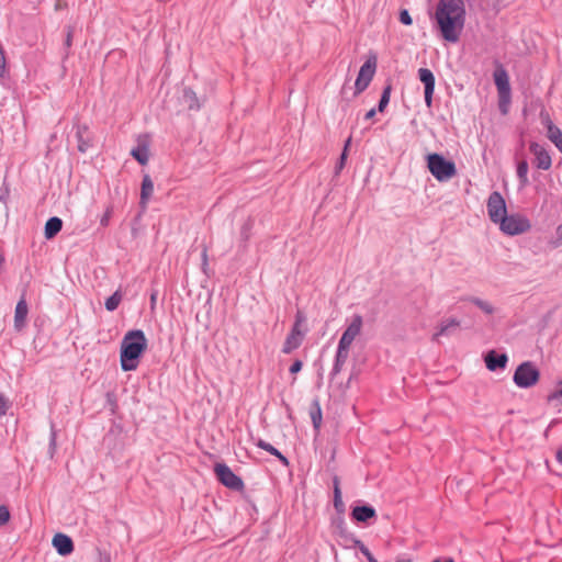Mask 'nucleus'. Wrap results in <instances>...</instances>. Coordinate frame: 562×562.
<instances>
[{"instance_id": "f257e3e1", "label": "nucleus", "mask_w": 562, "mask_h": 562, "mask_svg": "<svg viewBox=\"0 0 562 562\" xmlns=\"http://www.w3.org/2000/svg\"><path fill=\"white\" fill-rule=\"evenodd\" d=\"M147 349V338L142 329L128 330L121 341L120 362L123 371L136 370Z\"/></svg>"}, {"instance_id": "f03ea898", "label": "nucleus", "mask_w": 562, "mask_h": 562, "mask_svg": "<svg viewBox=\"0 0 562 562\" xmlns=\"http://www.w3.org/2000/svg\"><path fill=\"white\" fill-rule=\"evenodd\" d=\"M426 160L429 172L440 182L448 181L457 175L456 164L441 154H428Z\"/></svg>"}, {"instance_id": "7ed1b4c3", "label": "nucleus", "mask_w": 562, "mask_h": 562, "mask_svg": "<svg viewBox=\"0 0 562 562\" xmlns=\"http://www.w3.org/2000/svg\"><path fill=\"white\" fill-rule=\"evenodd\" d=\"M540 380V371L531 361L520 363L513 375L514 383L520 389H529Z\"/></svg>"}, {"instance_id": "20e7f679", "label": "nucleus", "mask_w": 562, "mask_h": 562, "mask_svg": "<svg viewBox=\"0 0 562 562\" xmlns=\"http://www.w3.org/2000/svg\"><path fill=\"white\" fill-rule=\"evenodd\" d=\"M494 83L498 92V105L503 114L507 113V106L510 102V83L509 77L503 65H498L493 74Z\"/></svg>"}, {"instance_id": "39448f33", "label": "nucleus", "mask_w": 562, "mask_h": 562, "mask_svg": "<svg viewBox=\"0 0 562 562\" xmlns=\"http://www.w3.org/2000/svg\"><path fill=\"white\" fill-rule=\"evenodd\" d=\"M497 224L499 225V229L509 236L526 233L531 228L530 221L519 213L506 214Z\"/></svg>"}, {"instance_id": "423d86ee", "label": "nucleus", "mask_w": 562, "mask_h": 562, "mask_svg": "<svg viewBox=\"0 0 562 562\" xmlns=\"http://www.w3.org/2000/svg\"><path fill=\"white\" fill-rule=\"evenodd\" d=\"M213 470L217 481L225 487L236 492H241L245 488L243 479L236 475L226 463L217 462Z\"/></svg>"}, {"instance_id": "0eeeda50", "label": "nucleus", "mask_w": 562, "mask_h": 562, "mask_svg": "<svg viewBox=\"0 0 562 562\" xmlns=\"http://www.w3.org/2000/svg\"><path fill=\"white\" fill-rule=\"evenodd\" d=\"M376 70V55H370L364 64L360 67L358 77L355 82V95L362 93L372 81Z\"/></svg>"}, {"instance_id": "6e6552de", "label": "nucleus", "mask_w": 562, "mask_h": 562, "mask_svg": "<svg viewBox=\"0 0 562 562\" xmlns=\"http://www.w3.org/2000/svg\"><path fill=\"white\" fill-rule=\"evenodd\" d=\"M487 214L493 223H498L507 214L506 202L498 191H493L486 203Z\"/></svg>"}, {"instance_id": "1a4fd4ad", "label": "nucleus", "mask_w": 562, "mask_h": 562, "mask_svg": "<svg viewBox=\"0 0 562 562\" xmlns=\"http://www.w3.org/2000/svg\"><path fill=\"white\" fill-rule=\"evenodd\" d=\"M137 145L132 148L131 156L140 165L146 166L149 160V145L150 136L148 134H140L137 136Z\"/></svg>"}, {"instance_id": "9d476101", "label": "nucleus", "mask_w": 562, "mask_h": 562, "mask_svg": "<svg viewBox=\"0 0 562 562\" xmlns=\"http://www.w3.org/2000/svg\"><path fill=\"white\" fill-rule=\"evenodd\" d=\"M75 137L77 139V149L85 154L93 147V133L87 124H76Z\"/></svg>"}, {"instance_id": "9b49d317", "label": "nucleus", "mask_w": 562, "mask_h": 562, "mask_svg": "<svg viewBox=\"0 0 562 562\" xmlns=\"http://www.w3.org/2000/svg\"><path fill=\"white\" fill-rule=\"evenodd\" d=\"M418 78L424 83L425 103L428 108L432 105V95L435 92L436 79L432 71L428 68L418 69Z\"/></svg>"}, {"instance_id": "f8f14e48", "label": "nucleus", "mask_w": 562, "mask_h": 562, "mask_svg": "<svg viewBox=\"0 0 562 562\" xmlns=\"http://www.w3.org/2000/svg\"><path fill=\"white\" fill-rule=\"evenodd\" d=\"M540 119L541 123L547 127V137L562 153V131L553 124L548 112L541 111Z\"/></svg>"}, {"instance_id": "ddd939ff", "label": "nucleus", "mask_w": 562, "mask_h": 562, "mask_svg": "<svg viewBox=\"0 0 562 562\" xmlns=\"http://www.w3.org/2000/svg\"><path fill=\"white\" fill-rule=\"evenodd\" d=\"M484 362L490 371L503 370L506 368L508 357L506 353H498L495 350H490L484 356Z\"/></svg>"}, {"instance_id": "4468645a", "label": "nucleus", "mask_w": 562, "mask_h": 562, "mask_svg": "<svg viewBox=\"0 0 562 562\" xmlns=\"http://www.w3.org/2000/svg\"><path fill=\"white\" fill-rule=\"evenodd\" d=\"M529 149L536 156V166L538 169L548 170L551 168V156L542 146L536 142H531Z\"/></svg>"}, {"instance_id": "2eb2a0df", "label": "nucleus", "mask_w": 562, "mask_h": 562, "mask_svg": "<svg viewBox=\"0 0 562 562\" xmlns=\"http://www.w3.org/2000/svg\"><path fill=\"white\" fill-rule=\"evenodd\" d=\"M52 543L57 553L63 557L69 555L75 549L72 539L61 532H58L53 537Z\"/></svg>"}, {"instance_id": "dca6fc26", "label": "nucleus", "mask_w": 562, "mask_h": 562, "mask_svg": "<svg viewBox=\"0 0 562 562\" xmlns=\"http://www.w3.org/2000/svg\"><path fill=\"white\" fill-rule=\"evenodd\" d=\"M351 519L357 522H369V520L376 518L374 507L369 504L355 506L350 513Z\"/></svg>"}, {"instance_id": "f3484780", "label": "nucleus", "mask_w": 562, "mask_h": 562, "mask_svg": "<svg viewBox=\"0 0 562 562\" xmlns=\"http://www.w3.org/2000/svg\"><path fill=\"white\" fill-rule=\"evenodd\" d=\"M154 192V182L148 173L143 176L142 186H140V198H139V207L142 212H145L147 209L148 201Z\"/></svg>"}, {"instance_id": "a211bd4d", "label": "nucleus", "mask_w": 562, "mask_h": 562, "mask_svg": "<svg viewBox=\"0 0 562 562\" xmlns=\"http://www.w3.org/2000/svg\"><path fill=\"white\" fill-rule=\"evenodd\" d=\"M29 313L27 303L24 297H22L15 306L14 313V327L16 330H21L25 326L26 316Z\"/></svg>"}, {"instance_id": "6ab92c4d", "label": "nucleus", "mask_w": 562, "mask_h": 562, "mask_svg": "<svg viewBox=\"0 0 562 562\" xmlns=\"http://www.w3.org/2000/svg\"><path fill=\"white\" fill-rule=\"evenodd\" d=\"M333 492H334V508L338 515H344L346 512V506L342 501L341 490H340V481L338 476H334L333 479Z\"/></svg>"}, {"instance_id": "aec40b11", "label": "nucleus", "mask_w": 562, "mask_h": 562, "mask_svg": "<svg viewBox=\"0 0 562 562\" xmlns=\"http://www.w3.org/2000/svg\"><path fill=\"white\" fill-rule=\"evenodd\" d=\"M333 492H334V508L338 515H344L346 512V506L342 501L341 490H340V481L338 476H334L333 479Z\"/></svg>"}, {"instance_id": "412c9836", "label": "nucleus", "mask_w": 562, "mask_h": 562, "mask_svg": "<svg viewBox=\"0 0 562 562\" xmlns=\"http://www.w3.org/2000/svg\"><path fill=\"white\" fill-rule=\"evenodd\" d=\"M63 228V221L58 216L49 217L44 226V236L46 239H53Z\"/></svg>"}, {"instance_id": "4be33fe9", "label": "nucleus", "mask_w": 562, "mask_h": 562, "mask_svg": "<svg viewBox=\"0 0 562 562\" xmlns=\"http://www.w3.org/2000/svg\"><path fill=\"white\" fill-rule=\"evenodd\" d=\"M310 416L315 431L318 432L323 422L322 407L318 397H315L311 403Z\"/></svg>"}, {"instance_id": "5701e85b", "label": "nucleus", "mask_w": 562, "mask_h": 562, "mask_svg": "<svg viewBox=\"0 0 562 562\" xmlns=\"http://www.w3.org/2000/svg\"><path fill=\"white\" fill-rule=\"evenodd\" d=\"M362 325H363L362 316L359 314H355L352 316L351 323L345 329L342 335L350 338L351 340H355V338L360 334Z\"/></svg>"}, {"instance_id": "b1692460", "label": "nucleus", "mask_w": 562, "mask_h": 562, "mask_svg": "<svg viewBox=\"0 0 562 562\" xmlns=\"http://www.w3.org/2000/svg\"><path fill=\"white\" fill-rule=\"evenodd\" d=\"M182 102L189 110H200L201 103L196 95V93L191 89L186 87L182 91Z\"/></svg>"}, {"instance_id": "393cba45", "label": "nucleus", "mask_w": 562, "mask_h": 562, "mask_svg": "<svg viewBox=\"0 0 562 562\" xmlns=\"http://www.w3.org/2000/svg\"><path fill=\"white\" fill-rule=\"evenodd\" d=\"M459 326L460 322L454 317L445 319L440 323L439 330L434 335L432 339L436 340L438 336H448Z\"/></svg>"}, {"instance_id": "a878e982", "label": "nucleus", "mask_w": 562, "mask_h": 562, "mask_svg": "<svg viewBox=\"0 0 562 562\" xmlns=\"http://www.w3.org/2000/svg\"><path fill=\"white\" fill-rule=\"evenodd\" d=\"M331 526H333L335 532L340 538L352 539L351 538V532L348 531L347 524H346L344 515H338L336 518H334L331 520Z\"/></svg>"}, {"instance_id": "bb28decb", "label": "nucleus", "mask_w": 562, "mask_h": 562, "mask_svg": "<svg viewBox=\"0 0 562 562\" xmlns=\"http://www.w3.org/2000/svg\"><path fill=\"white\" fill-rule=\"evenodd\" d=\"M349 357V352L345 350L337 349L334 366L330 372L331 379L335 378L342 370L344 364L346 363Z\"/></svg>"}, {"instance_id": "cd10ccee", "label": "nucleus", "mask_w": 562, "mask_h": 562, "mask_svg": "<svg viewBox=\"0 0 562 562\" xmlns=\"http://www.w3.org/2000/svg\"><path fill=\"white\" fill-rule=\"evenodd\" d=\"M461 301H467V302L474 304L486 315H492L495 312L494 306L490 302L484 301L476 296L462 297Z\"/></svg>"}, {"instance_id": "c85d7f7f", "label": "nucleus", "mask_w": 562, "mask_h": 562, "mask_svg": "<svg viewBox=\"0 0 562 562\" xmlns=\"http://www.w3.org/2000/svg\"><path fill=\"white\" fill-rule=\"evenodd\" d=\"M303 338L304 337L289 334L283 344L282 352L285 355H289L293 350L297 349L301 346Z\"/></svg>"}, {"instance_id": "c756f323", "label": "nucleus", "mask_w": 562, "mask_h": 562, "mask_svg": "<svg viewBox=\"0 0 562 562\" xmlns=\"http://www.w3.org/2000/svg\"><path fill=\"white\" fill-rule=\"evenodd\" d=\"M391 92H392V82L389 80L382 90V93H381V97H380V100H379V103L376 106L378 112L383 113L385 111V109L390 102Z\"/></svg>"}, {"instance_id": "7c9ffc66", "label": "nucleus", "mask_w": 562, "mask_h": 562, "mask_svg": "<svg viewBox=\"0 0 562 562\" xmlns=\"http://www.w3.org/2000/svg\"><path fill=\"white\" fill-rule=\"evenodd\" d=\"M254 227V220L251 217H248L243 226L240 227L239 233V241L243 245V247H246L247 241L250 238L251 229Z\"/></svg>"}, {"instance_id": "2f4dec72", "label": "nucleus", "mask_w": 562, "mask_h": 562, "mask_svg": "<svg viewBox=\"0 0 562 562\" xmlns=\"http://www.w3.org/2000/svg\"><path fill=\"white\" fill-rule=\"evenodd\" d=\"M528 169H529V166H528V162L526 159H522L520 161H518L517 164V177H518V180H519V183L521 187H525L529 183V180H528Z\"/></svg>"}, {"instance_id": "473e14b6", "label": "nucleus", "mask_w": 562, "mask_h": 562, "mask_svg": "<svg viewBox=\"0 0 562 562\" xmlns=\"http://www.w3.org/2000/svg\"><path fill=\"white\" fill-rule=\"evenodd\" d=\"M122 299H123L122 292L120 290H116L111 296H109L105 300L104 306H105L106 311H109V312L115 311L119 307Z\"/></svg>"}, {"instance_id": "72a5a7b5", "label": "nucleus", "mask_w": 562, "mask_h": 562, "mask_svg": "<svg viewBox=\"0 0 562 562\" xmlns=\"http://www.w3.org/2000/svg\"><path fill=\"white\" fill-rule=\"evenodd\" d=\"M74 32H75L74 26H70V25L66 26V38L64 42L65 57H68V55H69V48L72 45Z\"/></svg>"}, {"instance_id": "f704fd0d", "label": "nucleus", "mask_w": 562, "mask_h": 562, "mask_svg": "<svg viewBox=\"0 0 562 562\" xmlns=\"http://www.w3.org/2000/svg\"><path fill=\"white\" fill-rule=\"evenodd\" d=\"M256 446L269 452L272 456H276L279 452V450L276 447L260 438L256 441Z\"/></svg>"}, {"instance_id": "c9c22d12", "label": "nucleus", "mask_w": 562, "mask_h": 562, "mask_svg": "<svg viewBox=\"0 0 562 562\" xmlns=\"http://www.w3.org/2000/svg\"><path fill=\"white\" fill-rule=\"evenodd\" d=\"M56 438H57V434H56L54 424H52V426H50V437H49V448H48V453H49L50 458H53V456H54V453L56 451Z\"/></svg>"}, {"instance_id": "e433bc0d", "label": "nucleus", "mask_w": 562, "mask_h": 562, "mask_svg": "<svg viewBox=\"0 0 562 562\" xmlns=\"http://www.w3.org/2000/svg\"><path fill=\"white\" fill-rule=\"evenodd\" d=\"M552 248H558L562 245V224L555 228V238L550 241Z\"/></svg>"}, {"instance_id": "4c0bfd02", "label": "nucleus", "mask_w": 562, "mask_h": 562, "mask_svg": "<svg viewBox=\"0 0 562 562\" xmlns=\"http://www.w3.org/2000/svg\"><path fill=\"white\" fill-rule=\"evenodd\" d=\"M11 518L10 510L5 505H0V525L3 526L9 522Z\"/></svg>"}, {"instance_id": "58836bf2", "label": "nucleus", "mask_w": 562, "mask_h": 562, "mask_svg": "<svg viewBox=\"0 0 562 562\" xmlns=\"http://www.w3.org/2000/svg\"><path fill=\"white\" fill-rule=\"evenodd\" d=\"M559 401L562 404V380L559 382L558 389L548 395V402Z\"/></svg>"}, {"instance_id": "ea45409f", "label": "nucleus", "mask_w": 562, "mask_h": 562, "mask_svg": "<svg viewBox=\"0 0 562 562\" xmlns=\"http://www.w3.org/2000/svg\"><path fill=\"white\" fill-rule=\"evenodd\" d=\"M353 547L358 548L360 552L367 558V560H369L370 557H373V554L361 540H353Z\"/></svg>"}, {"instance_id": "a19ab883", "label": "nucleus", "mask_w": 562, "mask_h": 562, "mask_svg": "<svg viewBox=\"0 0 562 562\" xmlns=\"http://www.w3.org/2000/svg\"><path fill=\"white\" fill-rule=\"evenodd\" d=\"M352 341L350 338L341 335L340 339H339V342H338V348L337 349H340V350H345V351H348L349 352V349H350V346L352 345Z\"/></svg>"}, {"instance_id": "79ce46f5", "label": "nucleus", "mask_w": 562, "mask_h": 562, "mask_svg": "<svg viewBox=\"0 0 562 562\" xmlns=\"http://www.w3.org/2000/svg\"><path fill=\"white\" fill-rule=\"evenodd\" d=\"M346 160H347V154L341 153V155L335 166V176H338L341 172V170L344 169V167L346 165Z\"/></svg>"}, {"instance_id": "37998d69", "label": "nucleus", "mask_w": 562, "mask_h": 562, "mask_svg": "<svg viewBox=\"0 0 562 562\" xmlns=\"http://www.w3.org/2000/svg\"><path fill=\"white\" fill-rule=\"evenodd\" d=\"M400 21L404 25H411L413 23V19L406 9L400 11Z\"/></svg>"}, {"instance_id": "c03bdc74", "label": "nucleus", "mask_w": 562, "mask_h": 562, "mask_svg": "<svg viewBox=\"0 0 562 562\" xmlns=\"http://www.w3.org/2000/svg\"><path fill=\"white\" fill-rule=\"evenodd\" d=\"M5 66H7V60H5L4 50L2 48V45L0 44V78L3 77L5 74Z\"/></svg>"}, {"instance_id": "a18cd8bd", "label": "nucleus", "mask_w": 562, "mask_h": 562, "mask_svg": "<svg viewBox=\"0 0 562 562\" xmlns=\"http://www.w3.org/2000/svg\"><path fill=\"white\" fill-rule=\"evenodd\" d=\"M302 367H303V362L301 360L296 359L291 364L289 371L291 374H296L302 370Z\"/></svg>"}, {"instance_id": "49530a36", "label": "nucleus", "mask_w": 562, "mask_h": 562, "mask_svg": "<svg viewBox=\"0 0 562 562\" xmlns=\"http://www.w3.org/2000/svg\"><path fill=\"white\" fill-rule=\"evenodd\" d=\"M111 216H112V209L108 207L106 211L104 212V214L102 215L101 220H100L101 226H104V227L108 226Z\"/></svg>"}, {"instance_id": "de8ad7c7", "label": "nucleus", "mask_w": 562, "mask_h": 562, "mask_svg": "<svg viewBox=\"0 0 562 562\" xmlns=\"http://www.w3.org/2000/svg\"><path fill=\"white\" fill-rule=\"evenodd\" d=\"M7 411H8L7 400L2 394H0V417L5 415Z\"/></svg>"}, {"instance_id": "09e8293b", "label": "nucleus", "mask_w": 562, "mask_h": 562, "mask_svg": "<svg viewBox=\"0 0 562 562\" xmlns=\"http://www.w3.org/2000/svg\"><path fill=\"white\" fill-rule=\"evenodd\" d=\"M202 270L206 273V267H207V248L204 246L202 254Z\"/></svg>"}, {"instance_id": "8fccbe9b", "label": "nucleus", "mask_w": 562, "mask_h": 562, "mask_svg": "<svg viewBox=\"0 0 562 562\" xmlns=\"http://www.w3.org/2000/svg\"><path fill=\"white\" fill-rule=\"evenodd\" d=\"M289 334L304 337V333L300 329V325L296 324H293L291 331Z\"/></svg>"}, {"instance_id": "3c124183", "label": "nucleus", "mask_w": 562, "mask_h": 562, "mask_svg": "<svg viewBox=\"0 0 562 562\" xmlns=\"http://www.w3.org/2000/svg\"><path fill=\"white\" fill-rule=\"evenodd\" d=\"M351 538L352 539H348V538H341L345 542V547L346 548H351L353 547V540H359L353 533H351Z\"/></svg>"}, {"instance_id": "603ef678", "label": "nucleus", "mask_w": 562, "mask_h": 562, "mask_svg": "<svg viewBox=\"0 0 562 562\" xmlns=\"http://www.w3.org/2000/svg\"><path fill=\"white\" fill-rule=\"evenodd\" d=\"M98 562H111V557L108 552L99 551V561Z\"/></svg>"}, {"instance_id": "864d4df0", "label": "nucleus", "mask_w": 562, "mask_h": 562, "mask_svg": "<svg viewBox=\"0 0 562 562\" xmlns=\"http://www.w3.org/2000/svg\"><path fill=\"white\" fill-rule=\"evenodd\" d=\"M276 458H278V460L284 465V467H288L289 465V460L288 458L282 454L280 451L274 456Z\"/></svg>"}, {"instance_id": "5fc2aeb1", "label": "nucleus", "mask_w": 562, "mask_h": 562, "mask_svg": "<svg viewBox=\"0 0 562 562\" xmlns=\"http://www.w3.org/2000/svg\"><path fill=\"white\" fill-rule=\"evenodd\" d=\"M305 321L304 315L299 311L295 315V322L294 324L300 325Z\"/></svg>"}, {"instance_id": "6e6d98bb", "label": "nucleus", "mask_w": 562, "mask_h": 562, "mask_svg": "<svg viewBox=\"0 0 562 562\" xmlns=\"http://www.w3.org/2000/svg\"><path fill=\"white\" fill-rule=\"evenodd\" d=\"M376 111H378V110H376L375 108H373V109L369 110V111L366 113V115H364V120H371V119H373V117H374V115H375V113H376Z\"/></svg>"}, {"instance_id": "4d7b16f0", "label": "nucleus", "mask_w": 562, "mask_h": 562, "mask_svg": "<svg viewBox=\"0 0 562 562\" xmlns=\"http://www.w3.org/2000/svg\"><path fill=\"white\" fill-rule=\"evenodd\" d=\"M350 144H351V137L347 138V140L345 142L342 153H346L348 155V149H349Z\"/></svg>"}, {"instance_id": "13d9d810", "label": "nucleus", "mask_w": 562, "mask_h": 562, "mask_svg": "<svg viewBox=\"0 0 562 562\" xmlns=\"http://www.w3.org/2000/svg\"><path fill=\"white\" fill-rule=\"evenodd\" d=\"M108 402L111 404L112 411L114 412V408L116 407V402L115 400L112 398V395L110 393L108 394Z\"/></svg>"}, {"instance_id": "bf43d9fd", "label": "nucleus", "mask_w": 562, "mask_h": 562, "mask_svg": "<svg viewBox=\"0 0 562 562\" xmlns=\"http://www.w3.org/2000/svg\"><path fill=\"white\" fill-rule=\"evenodd\" d=\"M156 299H157V291H154V292L150 294V303H151V306H154V304L156 303Z\"/></svg>"}, {"instance_id": "052dcab7", "label": "nucleus", "mask_w": 562, "mask_h": 562, "mask_svg": "<svg viewBox=\"0 0 562 562\" xmlns=\"http://www.w3.org/2000/svg\"><path fill=\"white\" fill-rule=\"evenodd\" d=\"M395 562H413V561L409 558L398 557V558H396Z\"/></svg>"}, {"instance_id": "680f3d73", "label": "nucleus", "mask_w": 562, "mask_h": 562, "mask_svg": "<svg viewBox=\"0 0 562 562\" xmlns=\"http://www.w3.org/2000/svg\"><path fill=\"white\" fill-rule=\"evenodd\" d=\"M555 457H557V460H558L560 463H562V450H561V449L557 451Z\"/></svg>"}, {"instance_id": "e2e57ef3", "label": "nucleus", "mask_w": 562, "mask_h": 562, "mask_svg": "<svg viewBox=\"0 0 562 562\" xmlns=\"http://www.w3.org/2000/svg\"><path fill=\"white\" fill-rule=\"evenodd\" d=\"M65 5H66V3H61L60 1H57L56 5H55V9H56V10H60V9H63Z\"/></svg>"}, {"instance_id": "0e129e2a", "label": "nucleus", "mask_w": 562, "mask_h": 562, "mask_svg": "<svg viewBox=\"0 0 562 562\" xmlns=\"http://www.w3.org/2000/svg\"><path fill=\"white\" fill-rule=\"evenodd\" d=\"M432 562H454V560H453V559H451V558H448V559H446L445 561H441L440 559H436V560H434Z\"/></svg>"}, {"instance_id": "69168bd1", "label": "nucleus", "mask_w": 562, "mask_h": 562, "mask_svg": "<svg viewBox=\"0 0 562 562\" xmlns=\"http://www.w3.org/2000/svg\"><path fill=\"white\" fill-rule=\"evenodd\" d=\"M368 562H378V560L374 557H370Z\"/></svg>"}]
</instances>
